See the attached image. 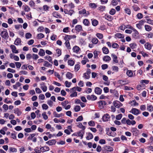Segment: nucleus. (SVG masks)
<instances>
[{"label":"nucleus","instance_id":"7ed1b4c3","mask_svg":"<svg viewBox=\"0 0 153 153\" xmlns=\"http://www.w3.org/2000/svg\"><path fill=\"white\" fill-rule=\"evenodd\" d=\"M87 98L88 100L94 101L97 99V97L94 95L92 94L91 95H88Z\"/></svg>","mask_w":153,"mask_h":153},{"label":"nucleus","instance_id":"bb28decb","mask_svg":"<svg viewBox=\"0 0 153 153\" xmlns=\"http://www.w3.org/2000/svg\"><path fill=\"white\" fill-rule=\"evenodd\" d=\"M39 54L40 56H43L45 55V52L44 50L42 49H40L39 53Z\"/></svg>","mask_w":153,"mask_h":153},{"label":"nucleus","instance_id":"5701e85b","mask_svg":"<svg viewBox=\"0 0 153 153\" xmlns=\"http://www.w3.org/2000/svg\"><path fill=\"white\" fill-rule=\"evenodd\" d=\"M14 113L16 114L18 116H19L22 113L20 111L19 108H17L14 110Z\"/></svg>","mask_w":153,"mask_h":153},{"label":"nucleus","instance_id":"8fccbe9b","mask_svg":"<svg viewBox=\"0 0 153 153\" xmlns=\"http://www.w3.org/2000/svg\"><path fill=\"white\" fill-rule=\"evenodd\" d=\"M54 74L55 76H56L59 79L61 80H62V79L61 77V76L58 73L55 72H54Z\"/></svg>","mask_w":153,"mask_h":153},{"label":"nucleus","instance_id":"423d86ee","mask_svg":"<svg viewBox=\"0 0 153 153\" xmlns=\"http://www.w3.org/2000/svg\"><path fill=\"white\" fill-rule=\"evenodd\" d=\"M145 22V21L143 20L140 21L139 23L136 25L137 27L140 29H141L142 26L143 25Z\"/></svg>","mask_w":153,"mask_h":153},{"label":"nucleus","instance_id":"9d476101","mask_svg":"<svg viewBox=\"0 0 153 153\" xmlns=\"http://www.w3.org/2000/svg\"><path fill=\"white\" fill-rule=\"evenodd\" d=\"M94 91L96 94L100 95L102 93V90L100 88L97 87L95 88Z\"/></svg>","mask_w":153,"mask_h":153},{"label":"nucleus","instance_id":"39448f33","mask_svg":"<svg viewBox=\"0 0 153 153\" xmlns=\"http://www.w3.org/2000/svg\"><path fill=\"white\" fill-rule=\"evenodd\" d=\"M113 150V149L111 146H105L104 147V151L111 152Z\"/></svg>","mask_w":153,"mask_h":153},{"label":"nucleus","instance_id":"338daca9","mask_svg":"<svg viewBox=\"0 0 153 153\" xmlns=\"http://www.w3.org/2000/svg\"><path fill=\"white\" fill-rule=\"evenodd\" d=\"M83 119V117L82 116H79L76 119V120L77 122L82 121Z\"/></svg>","mask_w":153,"mask_h":153},{"label":"nucleus","instance_id":"f03ea898","mask_svg":"<svg viewBox=\"0 0 153 153\" xmlns=\"http://www.w3.org/2000/svg\"><path fill=\"white\" fill-rule=\"evenodd\" d=\"M1 36L3 38L6 39L9 37L7 32L5 30H4L1 32Z\"/></svg>","mask_w":153,"mask_h":153},{"label":"nucleus","instance_id":"9b49d317","mask_svg":"<svg viewBox=\"0 0 153 153\" xmlns=\"http://www.w3.org/2000/svg\"><path fill=\"white\" fill-rule=\"evenodd\" d=\"M110 118V116L108 114H106L104 115L102 117V119L104 121H107Z\"/></svg>","mask_w":153,"mask_h":153},{"label":"nucleus","instance_id":"e2e57ef3","mask_svg":"<svg viewBox=\"0 0 153 153\" xmlns=\"http://www.w3.org/2000/svg\"><path fill=\"white\" fill-rule=\"evenodd\" d=\"M88 124L89 126H94L95 125V123L92 120L88 122Z\"/></svg>","mask_w":153,"mask_h":153},{"label":"nucleus","instance_id":"09e8293b","mask_svg":"<svg viewBox=\"0 0 153 153\" xmlns=\"http://www.w3.org/2000/svg\"><path fill=\"white\" fill-rule=\"evenodd\" d=\"M65 86L67 87H69L71 85L72 83L71 82H68L66 81L65 82Z\"/></svg>","mask_w":153,"mask_h":153},{"label":"nucleus","instance_id":"f3484780","mask_svg":"<svg viewBox=\"0 0 153 153\" xmlns=\"http://www.w3.org/2000/svg\"><path fill=\"white\" fill-rule=\"evenodd\" d=\"M75 30L76 31L79 32L82 30V26L80 25H77L75 27Z\"/></svg>","mask_w":153,"mask_h":153},{"label":"nucleus","instance_id":"a18cd8bd","mask_svg":"<svg viewBox=\"0 0 153 153\" xmlns=\"http://www.w3.org/2000/svg\"><path fill=\"white\" fill-rule=\"evenodd\" d=\"M92 23L94 26H96L98 24V22L97 20L94 19L92 21Z\"/></svg>","mask_w":153,"mask_h":153},{"label":"nucleus","instance_id":"a19ab883","mask_svg":"<svg viewBox=\"0 0 153 153\" xmlns=\"http://www.w3.org/2000/svg\"><path fill=\"white\" fill-rule=\"evenodd\" d=\"M147 109L149 111L152 112L153 111V107L152 105H149L147 107Z\"/></svg>","mask_w":153,"mask_h":153},{"label":"nucleus","instance_id":"ddd939ff","mask_svg":"<svg viewBox=\"0 0 153 153\" xmlns=\"http://www.w3.org/2000/svg\"><path fill=\"white\" fill-rule=\"evenodd\" d=\"M76 126L79 128L82 129L84 130L85 128V127L82 125L81 123H76Z\"/></svg>","mask_w":153,"mask_h":153},{"label":"nucleus","instance_id":"aec40b11","mask_svg":"<svg viewBox=\"0 0 153 153\" xmlns=\"http://www.w3.org/2000/svg\"><path fill=\"white\" fill-rule=\"evenodd\" d=\"M118 83L122 85H124L126 84L127 83L124 80L120 79L118 81Z\"/></svg>","mask_w":153,"mask_h":153},{"label":"nucleus","instance_id":"774afa93","mask_svg":"<svg viewBox=\"0 0 153 153\" xmlns=\"http://www.w3.org/2000/svg\"><path fill=\"white\" fill-rule=\"evenodd\" d=\"M116 11L115 9H112L110 11L109 13L110 14L112 15H113L115 13Z\"/></svg>","mask_w":153,"mask_h":153},{"label":"nucleus","instance_id":"b1692460","mask_svg":"<svg viewBox=\"0 0 153 153\" xmlns=\"http://www.w3.org/2000/svg\"><path fill=\"white\" fill-rule=\"evenodd\" d=\"M73 50L74 52L77 53L79 50V48L77 46H75L73 47Z\"/></svg>","mask_w":153,"mask_h":153},{"label":"nucleus","instance_id":"a878e982","mask_svg":"<svg viewBox=\"0 0 153 153\" xmlns=\"http://www.w3.org/2000/svg\"><path fill=\"white\" fill-rule=\"evenodd\" d=\"M103 60L106 62L108 61L111 60V58L108 56H106L103 57Z\"/></svg>","mask_w":153,"mask_h":153},{"label":"nucleus","instance_id":"0eeeda50","mask_svg":"<svg viewBox=\"0 0 153 153\" xmlns=\"http://www.w3.org/2000/svg\"><path fill=\"white\" fill-rule=\"evenodd\" d=\"M40 149L41 150V152H45L48 151L49 149V148L47 146H45L43 147H41Z\"/></svg>","mask_w":153,"mask_h":153},{"label":"nucleus","instance_id":"4be33fe9","mask_svg":"<svg viewBox=\"0 0 153 153\" xmlns=\"http://www.w3.org/2000/svg\"><path fill=\"white\" fill-rule=\"evenodd\" d=\"M102 50L103 53L105 54H107L109 53V50L108 48L105 47H103Z\"/></svg>","mask_w":153,"mask_h":153},{"label":"nucleus","instance_id":"f8f14e48","mask_svg":"<svg viewBox=\"0 0 153 153\" xmlns=\"http://www.w3.org/2000/svg\"><path fill=\"white\" fill-rule=\"evenodd\" d=\"M132 30L134 32V33L132 34V36L135 39L137 38V35L139 34V33L134 28Z\"/></svg>","mask_w":153,"mask_h":153},{"label":"nucleus","instance_id":"c03bdc74","mask_svg":"<svg viewBox=\"0 0 153 153\" xmlns=\"http://www.w3.org/2000/svg\"><path fill=\"white\" fill-rule=\"evenodd\" d=\"M146 36L148 38H152L153 37V33L150 32L146 35Z\"/></svg>","mask_w":153,"mask_h":153},{"label":"nucleus","instance_id":"f257e3e1","mask_svg":"<svg viewBox=\"0 0 153 153\" xmlns=\"http://www.w3.org/2000/svg\"><path fill=\"white\" fill-rule=\"evenodd\" d=\"M114 106L116 108H119L123 105V104L118 101H115L113 102Z\"/></svg>","mask_w":153,"mask_h":153},{"label":"nucleus","instance_id":"f704fd0d","mask_svg":"<svg viewBox=\"0 0 153 153\" xmlns=\"http://www.w3.org/2000/svg\"><path fill=\"white\" fill-rule=\"evenodd\" d=\"M69 103V102L68 100H65L62 102L61 103L62 105V106L64 108L65 107L67 104Z\"/></svg>","mask_w":153,"mask_h":153},{"label":"nucleus","instance_id":"2f4dec72","mask_svg":"<svg viewBox=\"0 0 153 153\" xmlns=\"http://www.w3.org/2000/svg\"><path fill=\"white\" fill-rule=\"evenodd\" d=\"M93 136L92 134L91 133H89L88 135L86 137V139L89 140L90 139H92L93 138Z\"/></svg>","mask_w":153,"mask_h":153},{"label":"nucleus","instance_id":"dca6fc26","mask_svg":"<svg viewBox=\"0 0 153 153\" xmlns=\"http://www.w3.org/2000/svg\"><path fill=\"white\" fill-rule=\"evenodd\" d=\"M79 14H85V16H87L88 14L87 13L86 10L84 9L79 11Z\"/></svg>","mask_w":153,"mask_h":153},{"label":"nucleus","instance_id":"393cba45","mask_svg":"<svg viewBox=\"0 0 153 153\" xmlns=\"http://www.w3.org/2000/svg\"><path fill=\"white\" fill-rule=\"evenodd\" d=\"M24 8V10L25 12H29L30 10V8L27 5L23 6L22 7Z\"/></svg>","mask_w":153,"mask_h":153},{"label":"nucleus","instance_id":"680f3d73","mask_svg":"<svg viewBox=\"0 0 153 153\" xmlns=\"http://www.w3.org/2000/svg\"><path fill=\"white\" fill-rule=\"evenodd\" d=\"M137 45L135 43H131L130 45V47L132 49H134L136 48Z\"/></svg>","mask_w":153,"mask_h":153},{"label":"nucleus","instance_id":"a211bd4d","mask_svg":"<svg viewBox=\"0 0 153 153\" xmlns=\"http://www.w3.org/2000/svg\"><path fill=\"white\" fill-rule=\"evenodd\" d=\"M53 15L55 17L57 18H60L61 17V16L59 13L56 12H54L53 13Z\"/></svg>","mask_w":153,"mask_h":153},{"label":"nucleus","instance_id":"de8ad7c7","mask_svg":"<svg viewBox=\"0 0 153 153\" xmlns=\"http://www.w3.org/2000/svg\"><path fill=\"white\" fill-rule=\"evenodd\" d=\"M42 116L43 118L45 120H47L48 119V116L46 114V113L45 112H44L42 114Z\"/></svg>","mask_w":153,"mask_h":153},{"label":"nucleus","instance_id":"0e129e2a","mask_svg":"<svg viewBox=\"0 0 153 153\" xmlns=\"http://www.w3.org/2000/svg\"><path fill=\"white\" fill-rule=\"evenodd\" d=\"M97 37L100 39H102L103 37V35L101 33H98L96 34Z\"/></svg>","mask_w":153,"mask_h":153},{"label":"nucleus","instance_id":"6e6d98bb","mask_svg":"<svg viewBox=\"0 0 153 153\" xmlns=\"http://www.w3.org/2000/svg\"><path fill=\"white\" fill-rule=\"evenodd\" d=\"M137 17L139 19H140L143 17V15L141 13H139L137 14Z\"/></svg>","mask_w":153,"mask_h":153},{"label":"nucleus","instance_id":"5fc2aeb1","mask_svg":"<svg viewBox=\"0 0 153 153\" xmlns=\"http://www.w3.org/2000/svg\"><path fill=\"white\" fill-rule=\"evenodd\" d=\"M65 44L66 46L68 49H70V46L69 41H66Z\"/></svg>","mask_w":153,"mask_h":153},{"label":"nucleus","instance_id":"1a4fd4ad","mask_svg":"<svg viewBox=\"0 0 153 153\" xmlns=\"http://www.w3.org/2000/svg\"><path fill=\"white\" fill-rule=\"evenodd\" d=\"M10 48L12 49V52L13 53H18V51L16 50V48L14 45H11Z\"/></svg>","mask_w":153,"mask_h":153},{"label":"nucleus","instance_id":"69168bd1","mask_svg":"<svg viewBox=\"0 0 153 153\" xmlns=\"http://www.w3.org/2000/svg\"><path fill=\"white\" fill-rule=\"evenodd\" d=\"M42 108L43 109L47 110L48 108V106L47 104H43L42 106Z\"/></svg>","mask_w":153,"mask_h":153},{"label":"nucleus","instance_id":"37998d69","mask_svg":"<svg viewBox=\"0 0 153 153\" xmlns=\"http://www.w3.org/2000/svg\"><path fill=\"white\" fill-rule=\"evenodd\" d=\"M45 58L46 59H47L49 62L53 63L52 58L50 56H46L45 57Z\"/></svg>","mask_w":153,"mask_h":153},{"label":"nucleus","instance_id":"13d9d810","mask_svg":"<svg viewBox=\"0 0 153 153\" xmlns=\"http://www.w3.org/2000/svg\"><path fill=\"white\" fill-rule=\"evenodd\" d=\"M32 35L30 33H26L25 34V37L27 39H29L31 38Z\"/></svg>","mask_w":153,"mask_h":153},{"label":"nucleus","instance_id":"473e14b6","mask_svg":"<svg viewBox=\"0 0 153 153\" xmlns=\"http://www.w3.org/2000/svg\"><path fill=\"white\" fill-rule=\"evenodd\" d=\"M83 22L84 24L86 26H88L89 23L88 20L86 19H84L83 21Z\"/></svg>","mask_w":153,"mask_h":153},{"label":"nucleus","instance_id":"4c0bfd02","mask_svg":"<svg viewBox=\"0 0 153 153\" xmlns=\"http://www.w3.org/2000/svg\"><path fill=\"white\" fill-rule=\"evenodd\" d=\"M78 136L81 137V139H82L83 138V134H84V131L82 133L81 131H79L77 133Z\"/></svg>","mask_w":153,"mask_h":153},{"label":"nucleus","instance_id":"864d4df0","mask_svg":"<svg viewBox=\"0 0 153 153\" xmlns=\"http://www.w3.org/2000/svg\"><path fill=\"white\" fill-rule=\"evenodd\" d=\"M68 63L69 65H70L71 66H73L74 64V62L72 60H69L68 61Z\"/></svg>","mask_w":153,"mask_h":153},{"label":"nucleus","instance_id":"58836bf2","mask_svg":"<svg viewBox=\"0 0 153 153\" xmlns=\"http://www.w3.org/2000/svg\"><path fill=\"white\" fill-rule=\"evenodd\" d=\"M98 40L97 38H93L91 40L92 43L94 44H97L98 43Z\"/></svg>","mask_w":153,"mask_h":153},{"label":"nucleus","instance_id":"7c9ffc66","mask_svg":"<svg viewBox=\"0 0 153 153\" xmlns=\"http://www.w3.org/2000/svg\"><path fill=\"white\" fill-rule=\"evenodd\" d=\"M126 74L129 77H132L133 75V74L131 70H128L127 71Z\"/></svg>","mask_w":153,"mask_h":153},{"label":"nucleus","instance_id":"6e6552de","mask_svg":"<svg viewBox=\"0 0 153 153\" xmlns=\"http://www.w3.org/2000/svg\"><path fill=\"white\" fill-rule=\"evenodd\" d=\"M56 143V141L55 140L53 139L47 141L46 142V143L48 144L50 146H52L54 145Z\"/></svg>","mask_w":153,"mask_h":153},{"label":"nucleus","instance_id":"c85d7f7f","mask_svg":"<svg viewBox=\"0 0 153 153\" xmlns=\"http://www.w3.org/2000/svg\"><path fill=\"white\" fill-rule=\"evenodd\" d=\"M9 152L11 153V152H17V149L14 148L10 147L9 148Z\"/></svg>","mask_w":153,"mask_h":153},{"label":"nucleus","instance_id":"2eb2a0df","mask_svg":"<svg viewBox=\"0 0 153 153\" xmlns=\"http://www.w3.org/2000/svg\"><path fill=\"white\" fill-rule=\"evenodd\" d=\"M145 48L149 50H150L152 48L151 44L149 42L146 43L145 45Z\"/></svg>","mask_w":153,"mask_h":153},{"label":"nucleus","instance_id":"bf43d9fd","mask_svg":"<svg viewBox=\"0 0 153 153\" xmlns=\"http://www.w3.org/2000/svg\"><path fill=\"white\" fill-rule=\"evenodd\" d=\"M15 64L16 68H20L21 66V64L19 62H15Z\"/></svg>","mask_w":153,"mask_h":153},{"label":"nucleus","instance_id":"72a5a7b5","mask_svg":"<svg viewBox=\"0 0 153 153\" xmlns=\"http://www.w3.org/2000/svg\"><path fill=\"white\" fill-rule=\"evenodd\" d=\"M44 37V35L42 33H40L38 34H37V38L38 39H40L43 38Z\"/></svg>","mask_w":153,"mask_h":153},{"label":"nucleus","instance_id":"c756f323","mask_svg":"<svg viewBox=\"0 0 153 153\" xmlns=\"http://www.w3.org/2000/svg\"><path fill=\"white\" fill-rule=\"evenodd\" d=\"M132 131L133 132V134H136L135 135L138 134V130L136 128H133L132 129Z\"/></svg>","mask_w":153,"mask_h":153},{"label":"nucleus","instance_id":"412c9836","mask_svg":"<svg viewBox=\"0 0 153 153\" xmlns=\"http://www.w3.org/2000/svg\"><path fill=\"white\" fill-rule=\"evenodd\" d=\"M73 74L70 72H68L66 74V77L69 79H71L73 77Z\"/></svg>","mask_w":153,"mask_h":153},{"label":"nucleus","instance_id":"4468645a","mask_svg":"<svg viewBox=\"0 0 153 153\" xmlns=\"http://www.w3.org/2000/svg\"><path fill=\"white\" fill-rule=\"evenodd\" d=\"M111 56L113 58V61L115 63H117L118 62L117 59V56L114 54H112Z\"/></svg>","mask_w":153,"mask_h":153},{"label":"nucleus","instance_id":"79ce46f5","mask_svg":"<svg viewBox=\"0 0 153 153\" xmlns=\"http://www.w3.org/2000/svg\"><path fill=\"white\" fill-rule=\"evenodd\" d=\"M105 18L109 21H111L113 19L112 17L109 15H105Z\"/></svg>","mask_w":153,"mask_h":153},{"label":"nucleus","instance_id":"ea45409f","mask_svg":"<svg viewBox=\"0 0 153 153\" xmlns=\"http://www.w3.org/2000/svg\"><path fill=\"white\" fill-rule=\"evenodd\" d=\"M116 36L119 38H123L124 37L123 35L120 33H117L116 34Z\"/></svg>","mask_w":153,"mask_h":153},{"label":"nucleus","instance_id":"3c124183","mask_svg":"<svg viewBox=\"0 0 153 153\" xmlns=\"http://www.w3.org/2000/svg\"><path fill=\"white\" fill-rule=\"evenodd\" d=\"M44 66L46 67H48L49 66H51L52 65L50 64L48 62L45 61L44 62Z\"/></svg>","mask_w":153,"mask_h":153},{"label":"nucleus","instance_id":"c9c22d12","mask_svg":"<svg viewBox=\"0 0 153 153\" xmlns=\"http://www.w3.org/2000/svg\"><path fill=\"white\" fill-rule=\"evenodd\" d=\"M64 39L66 41H69L71 39V36L66 35Z\"/></svg>","mask_w":153,"mask_h":153},{"label":"nucleus","instance_id":"6ab92c4d","mask_svg":"<svg viewBox=\"0 0 153 153\" xmlns=\"http://www.w3.org/2000/svg\"><path fill=\"white\" fill-rule=\"evenodd\" d=\"M21 40L20 39L18 38L16 39L14 42V44L16 45H18L21 43Z\"/></svg>","mask_w":153,"mask_h":153},{"label":"nucleus","instance_id":"603ef678","mask_svg":"<svg viewBox=\"0 0 153 153\" xmlns=\"http://www.w3.org/2000/svg\"><path fill=\"white\" fill-rule=\"evenodd\" d=\"M123 115L122 114H120L116 117V119L117 120H120L121 119Z\"/></svg>","mask_w":153,"mask_h":153},{"label":"nucleus","instance_id":"20e7f679","mask_svg":"<svg viewBox=\"0 0 153 153\" xmlns=\"http://www.w3.org/2000/svg\"><path fill=\"white\" fill-rule=\"evenodd\" d=\"M130 112L134 115H138L140 113V111L136 108H133Z\"/></svg>","mask_w":153,"mask_h":153},{"label":"nucleus","instance_id":"052dcab7","mask_svg":"<svg viewBox=\"0 0 153 153\" xmlns=\"http://www.w3.org/2000/svg\"><path fill=\"white\" fill-rule=\"evenodd\" d=\"M133 9L135 11H137L140 10L139 8L137 5H134L132 7Z\"/></svg>","mask_w":153,"mask_h":153},{"label":"nucleus","instance_id":"cd10ccee","mask_svg":"<svg viewBox=\"0 0 153 153\" xmlns=\"http://www.w3.org/2000/svg\"><path fill=\"white\" fill-rule=\"evenodd\" d=\"M53 114L54 116L57 117H61L64 115V114H63L62 113L59 114L56 113V112H54Z\"/></svg>","mask_w":153,"mask_h":153},{"label":"nucleus","instance_id":"49530a36","mask_svg":"<svg viewBox=\"0 0 153 153\" xmlns=\"http://www.w3.org/2000/svg\"><path fill=\"white\" fill-rule=\"evenodd\" d=\"M74 110L76 112L79 111L80 110V106L79 105L76 106L74 108Z\"/></svg>","mask_w":153,"mask_h":153},{"label":"nucleus","instance_id":"4d7b16f0","mask_svg":"<svg viewBox=\"0 0 153 153\" xmlns=\"http://www.w3.org/2000/svg\"><path fill=\"white\" fill-rule=\"evenodd\" d=\"M84 77L85 79H88L90 78V75L88 74L85 73L84 74Z\"/></svg>","mask_w":153,"mask_h":153},{"label":"nucleus","instance_id":"e433bc0d","mask_svg":"<svg viewBox=\"0 0 153 153\" xmlns=\"http://www.w3.org/2000/svg\"><path fill=\"white\" fill-rule=\"evenodd\" d=\"M145 30L148 31H149L151 30L152 28L151 27L148 25H146L145 26Z\"/></svg>","mask_w":153,"mask_h":153}]
</instances>
